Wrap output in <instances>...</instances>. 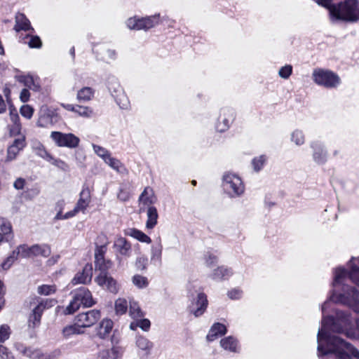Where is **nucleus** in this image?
Returning <instances> with one entry per match:
<instances>
[{"label": "nucleus", "instance_id": "nucleus-1", "mask_svg": "<svg viewBox=\"0 0 359 359\" xmlns=\"http://www.w3.org/2000/svg\"><path fill=\"white\" fill-rule=\"evenodd\" d=\"M328 323H332V330L337 332H343L344 329L351 323L349 316L343 312L337 313V322H334L332 317L323 316L322 327L318 333V351L323 355L334 353L335 359H350L348 354L359 359V351L355 349L350 344L344 341L336 336H327V330Z\"/></svg>", "mask_w": 359, "mask_h": 359}, {"label": "nucleus", "instance_id": "nucleus-2", "mask_svg": "<svg viewBox=\"0 0 359 359\" xmlns=\"http://www.w3.org/2000/svg\"><path fill=\"white\" fill-rule=\"evenodd\" d=\"M332 18L337 20L355 21L359 20V10L357 8L355 0H346L344 4L330 10Z\"/></svg>", "mask_w": 359, "mask_h": 359}, {"label": "nucleus", "instance_id": "nucleus-3", "mask_svg": "<svg viewBox=\"0 0 359 359\" xmlns=\"http://www.w3.org/2000/svg\"><path fill=\"white\" fill-rule=\"evenodd\" d=\"M223 187L224 191L232 197L241 196L245 190L244 184L240 177L233 173L224 174Z\"/></svg>", "mask_w": 359, "mask_h": 359}, {"label": "nucleus", "instance_id": "nucleus-4", "mask_svg": "<svg viewBox=\"0 0 359 359\" xmlns=\"http://www.w3.org/2000/svg\"><path fill=\"white\" fill-rule=\"evenodd\" d=\"M50 137L55 145L59 147L75 149L80 143L79 137L71 133H64L59 131H53Z\"/></svg>", "mask_w": 359, "mask_h": 359}, {"label": "nucleus", "instance_id": "nucleus-5", "mask_svg": "<svg viewBox=\"0 0 359 359\" xmlns=\"http://www.w3.org/2000/svg\"><path fill=\"white\" fill-rule=\"evenodd\" d=\"M330 300L346 304L352 307L355 312L359 313V292L353 288L347 287L346 293L337 297L334 294Z\"/></svg>", "mask_w": 359, "mask_h": 359}, {"label": "nucleus", "instance_id": "nucleus-6", "mask_svg": "<svg viewBox=\"0 0 359 359\" xmlns=\"http://www.w3.org/2000/svg\"><path fill=\"white\" fill-rule=\"evenodd\" d=\"M314 81L327 88H334L339 83V76L330 71L316 69L313 73Z\"/></svg>", "mask_w": 359, "mask_h": 359}, {"label": "nucleus", "instance_id": "nucleus-7", "mask_svg": "<svg viewBox=\"0 0 359 359\" xmlns=\"http://www.w3.org/2000/svg\"><path fill=\"white\" fill-rule=\"evenodd\" d=\"M101 318V313L99 310L93 309L86 312L79 313L74 319V322L81 330L90 327L95 325Z\"/></svg>", "mask_w": 359, "mask_h": 359}, {"label": "nucleus", "instance_id": "nucleus-8", "mask_svg": "<svg viewBox=\"0 0 359 359\" xmlns=\"http://www.w3.org/2000/svg\"><path fill=\"white\" fill-rule=\"evenodd\" d=\"M95 282L111 293L116 294L119 290V285L117 281L108 273H100L95 278Z\"/></svg>", "mask_w": 359, "mask_h": 359}, {"label": "nucleus", "instance_id": "nucleus-9", "mask_svg": "<svg viewBox=\"0 0 359 359\" xmlns=\"http://www.w3.org/2000/svg\"><path fill=\"white\" fill-rule=\"evenodd\" d=\"M157 24L156 17H147L143 18H130L127 20V26L130 29H149Z\"/></svg>", "mask_w": 359, "mask_h": 359}, {"label": "nucleus", "instance_id": "nucleus-10", "mask_svg": "<svg viewBox=\"0 0 359 359\" xmlns=\"http://www.w3.org/2000/svg\"><path fill=\"white\" fill-rule=\"evenodd\" d=\"M91 201V191L87 186H83L80 193L79 199L73 210L69 211V216H74L79 212H84Z\"/></svg>", "mask_w": 359, "mask_h": 359}, {"label": "nucleus", "instance_id": "nucleus-11", "mask_svg": "<svg viewBox=\"0 0 359 359\" xmlns=\"http://www.w3.org/2000/svg\"><path fill=\"white\" fill-rule=\"evenodd\" d=\"M93 277V268L90 264L84 266L81 271L77 272L72 278L71 283L73 285L79 284H89Z\"/></svg>", "mask_w": 359, "mask_h": 359}, {"label": "nucleus", "instance_id": "nucleus-12", "mask_svg": "<svg viewBox=\"0 0 359 359\" xmlns=\"http://www.w3.org/2000/svg\"><path fill=\"white\" fill-rule=\"evenodd\" d=\"M74 294L84 307H91L95 304L90 291L83 287L76 289Z\"/></svg>", "mask_w": 359, "mask_h": 359}, {"label": "nucleus", "instance_id": "nucleus-13", "mask_svg": "<svg viewBox=\"0 0 359 359\" xmlns=\"http://www.w3.org/2000/svg\"><path fill=\"white\" fill-rule=\"evenodd\" d=\"M18 82L24 84L27 88L33 91H40L41 84L40 79L36 76L30 74L18 75L16 76Z\"/></svg>", "mask_w": 359, "mask_h": 359}, {"label": "nucleus", "instance_id": "nucleus-14", "mask_svg": "<svg viewBox=\"0 0 359 359\" xmlns=\"http://www.w3.org/2000/svg\"><path fill=\"white\" fill-rule=\"evenodd\" d=\"M114 327V323L111 319L104 318L95 327L96 336L101 339H104L111 333Z\"/></svg>", "mask_w": 359, "mask_h": 359}, {"label": "nucleus", "instance_id": "nucleus-15", "mask_svg": "<svg viewBox=\"0 0 359 359\" xmlns=\"http://www.w3.org/2000/svg\"><path fill=\"white\" fill-rule=\"evenodd\" d=\"M208 300L206 295L199 292L197 295V300L192 302L191 311L196 317L201 316L206 309Z\"/></svg>", "mask_w": 359, "mask_h": 359}, {"label": "nucleus", "instance_id": "nucleus-16", "mask_svg": "<svg viewBox=\"0 0 359 359\" xmlns=\"http://www.w3.org/2000/svg\"><path fill=\"white\" fill-rule=\"evenodd\" d=\"M123 348L118 346H114L111 348L100 351L97 359H118L123 353Z\"/></svg>", "mask_w": 359, "mask_h": 359}, {"label": "nucleus", "instance_id": "nucleus-17", "mask_svg": "<svg viewBox=\"0 0 359 359\" xmlns=\"http://www.w3.org/2000/svg\"><path fill=\"white\" fill-rule=\"evenodd\" d=\"M46 304L43 302H41L33 309L29 318V326L30 327L34 328L39 325L42 313L46 309Z\"/></svg>", "mask_w": 359, "mask_h": 359}, {"label": "nucleus", "instance_id": "nucleus-18", "mask_svg": "<svg viewBox=\"0 0 359 359\" xmlns=\"http://www.w3.org/2000/svg\"><path fill=\"white\" fill-rule=\"evenodd\" d=\"M25 146V140L24 137L15 139L13 143L8 148L7 159L12 161L15 158L18 154Z\"/></svg>", "mask_w": 359, "mask_h": 359}, {"label": "nucleus", "instance_id": "nucleus-19", "mask_svg": "<svg viewBox=\"0 0 359 359\" xmlns=\"http://www.w3.org/2000/svg\"><path fill=\"white\" fill-rule=\"evenodd\" d=\"M14 29L17 32L21 30L31 31L32 32H34V29L32 27L29 20L22 13H18L15 15V25Z\"/></svg>", "mask_w": 359, "mask_h": 359}, {"label": "nucleus", "instance_id": "nucleus-20", "mask_svg": "<svg viewBox=\"0 0 359 359\" xmlns=\"http://www.w3.org/2000/svg\"><path fill=\"white\" fill-rule=\"evenodd\" d=\"M313 149V157L314 161L319 164L324 163L327 160V151L323 149L321 144L315 142L311 144Z\"/></svg>", "mask_w": 359, "mask_h": 359}, {"label": "nucleus", "instance_id": "nucleus-21", "mask_svg": "<svg viewBox=\"0 0 359 359\" xmlns=\"http://www.w3.org/2000/svg\"><path fill=\"white\" fill-rule=\"evenodd\" d=\"M114 247L121 255L128 257L131 252V245L125 238L119 237L114 241Z\"/></svg>", "mask_w": 359, "mask_h": 359}, {"label": "nucleus", "instance_id": "nucleus-22", "mask_svg": "<svg viewBox=\"0 0 359 359\" xmlns=\"http://www.w3.org/2000/svg\"><path fill=\"white\" fill-rule=\"evenodd\" d=\"M139 201L140 203L150 207L151 204L156 201L154 190L151 187H147L140 195Z\"/></svg>", "mask_w": 359, "mask_h": 359}, {"label": "nucleus", "instance_id": "nucleus-23", "mask_svg": "<svg viewBox=\"0 0 359 359\" xmlns=\"http://www.w3.org/2000/svg\"><path fill=\"white\" fill-rule=\"evenodd\" d=\"M97 240L102 243L97 245L95 250V260L102 259L104 257L107 252V245L108 244L107 237L104 234H101L97 236Z\"/></svg>", "mask_w": 359, "mask_h": 359}, {"label": "nucleus", "instance_id": "nucleus-24", "mask_svg": "<svg viewBox=\"0 0 359 359\" xmlns=\"http://www.w3.org/2000/svg\"><path fill=\"white\" fill-rule=\"evenodd\" d=\"M226 332V328L225 325L219 323H215L207 335V339L210 341H214L218 337L225 334Z\"/></svg>", "mask_w": 359, "mask_h": 359}, {"label": "nucleus", "instance_id": "nucleus-25", "mask_svg": "<svg viewBox=\"0 0 359 359\" xmlns=\"http://www.w3.org/2000/svg\"><path fill=\"white\" fill-rule=\"evenodd\" d=\"M84 332V330H81L76 322H74V325L65 326L62 331V336L65 339H69L73 335L83 334Z\"/></svg>", "mask_w": 359, "mask_h": 359}, {"label": "nucleus", "instance_id": "nucleus-26", "mask_svg": "<svg viewBox=\"0 0 359 359\" xmlns=\"http://www.w3.org/2000/svg\"><path fill=\"white\" fill-rule=\"evenodd\" d=\"M147 221L146 223V227L147 229H153L157 224L158 219V212L157 210L154 206H150L148 208L147 212Z\"/></svg>", "mask_w": 359, "mask_h": 359}, {"label": "nucleus", "instance_id": "nucleus-27", "mask_svg": "<svg viewBox=\"0 0 359 359\" xmlns=\"http://www.w3.org/2000/svg\"><path fill=\"white\" fill-rule=\"evenodd\" d=\"M94 96V90L90 87H83L80 89L76 95V98L79 102H88L93 99Z\"/></svg>", "mask_w": 359, "mask_h": 359}, {"label": "nucleus", "instance_id": "nucleus-28", "mask_svg": "<svg viewBox=\"0 0 359 359\" xmlns=\"http://www.w3.org/2000/svg\"><path fill=\"white\" fill-rule=\"evenodd\" d=\"M136 345L141 351L149 355L153 348V344L144 337H138L136 339Z\"/></svg>", "mask_w": 359, "mask_h": 359}, {"label": "nucleus", "instance_id": "nucleus-29", "mask_svg": "<svg viewBox=\"0 0 359 359\" xmlns=\"http://www.w3.org/2000/svg\"><path fill=\"white\" fill-rule=\"evenodd\" d=\"M32 251H33L34 257L42 256V257H47L51 253V250H50V246L46 245V244H43V245H38V244L33 245H32Z\"/></svg>", "mask_w": 359, "mask_h": 359}, {"label": "nucleus", "instance_id": "nucleus-30", "mask_svg": "<svg viewBox=\"0 0 359 359\" xmlns=\"http://www.w3.org/2000/svg\"><path fill=\"white\" fill-rule=\"evenodd\" d=\"M220 344L222 347L225 350H228L231 352L237 351L238 343L237 341L232 337H228L222 339L220 341Z\"/></svg>", "mask_w": 359, "mask_h": 359}, {"label": "nucleus", "instance_id": "nucleus-31", "mask_svg": "<svg viewBox=\"0 0 359 359\" xmlns=\"http://www.w3.org/2000/svg\"><path fill=\"white\" fill-rule=\"evenodd\" d=\"M129 305V313L133 318L139 319L144 316V313L142 311L137 302L133 299H130Z\"/></svg>", "mask_w": 359, "mask_h": 359}, {"label": "nucleus", "instance_id": "nucleus-32", "mask_svg": "<svg viewBox=\"0 0 359 359\" xmlns=\"http://www.w3.org/2000/svg\"><path fill=\"white\" fill-rule=\"evenodd\" d=\"M36 124L41 128H46L49 125H52V115L41 109Z\"/></svg>", "mask_w": 359, "mask_h": 359}, {"label": "nucleus", "instance_id": "nucleus-33", "mask_svg": "<svg viewBox=\"0 0 359 359\" xmlns=\"http://www.w3.org/2000/svg\"><path fill=\"white\" fill-rule=\"evenodd\" d=\"M232 272L229 269L225 268L224 266H220L216 269L212 275V278L214 280H224L229 278L231 276Z\"/></svg>", "mask_w": 359, "mask_h": 359}, {"label": "nucleus", "instance_id": "nucleus-34", "mask_svg": "<svg viewBox=\"0 0 359 359\" xmlns=\"http://www.w3.org/2000/svg\"><path fill=\"white\" fill-rule=\"evenodd\" d=\"M127 233L141 242L146 243H150L151 242V238L147 235L138 229H130Z\"/></svg>", "mask_w": 359, "mask_h": 359}, {"label": "nucleus", "instance_id": "nucleus-35", "mask_svg": "<svg viewBox=\"0 0 359 359\" xmlns=\"http://www.w3.org/2000/svg\"><path fill=\"white\" fill-rule=\"evenodd\" d=\"M112 262L109 259L103 258L102 259L95 260V270L100 271V273H108L107 271L111 268Z\"/></svg>", "mask_w": 359, "mask_h": 359}, {"label": "nucleus", "instance_id": "nucleus-36", "mask_svg": "<svg viewBox=\"0 0 359 359\" xmlns=\"http://www.w3.org/2000/svg\"><path fill=\"white\" fill-rule=\"evenodd\" d=\"M16 252H19V257L21 258H30L33 257L32 245L28 246L26 244L18 245L16 249Z\"/></svg>", "mask_w": 359, "mask_h": 359}, {"label": "nucleus", "instance_id": "nucleus-37", "mask_svg": "<svg viewBox=\"0 0 359 359\" xmlns=\"http://www.w3.org/2000/svg\"><path fill=\"white\" fill-rule=\"evenodd\" d=\"M24 43H27L32 48H39L41 46L42 42L38 36L27 34L23 38Z\"/></svg>", "mask_w": 359, "mask_h": 359}, {"label": "nucleus", "instance_id": "nucleus-38", "mask_svg": "<svg viewBox=\"0 0 359 359\" xmlns=\"http://www.w3.org/2000/svg\"><path fill=\"white\" fill-rule=\"evenodd\" d=\"M128 309V302L124 298H118L115 302V311L118 315H123Z\"/></svg>", "mask_w": 359, "mask_h": 359}, {"label": "nucleus", "instance_id": "nucleus-39", "mask_svg": "<svg viewBox=\"0 0 359 359\" xmlns=\"http://www.w3.org/2000/svg\"><path fill=\"white\" fill-rule=\"evenodd\" d=\"M81 305V304L80 302L78 300V299H76V296L74 294L72 300L66 307L65 310L64 311V313L65 315L73 314L74 312L79 309Z\"/></svg>", "mask_w": 359, "mask_h": 359}, {"label": "nucleus", "instance_id": "nucleus-40", "mask_svg": "<svg viewBox=\"0 0 359 359\" xmlns=\"http://www.w3.org/2000/svg\"><path fill=\"white\" fill-rule=\"evenodd\" d=\"M348 277L346 271L342 268H338L334 271V285L344 283Z\"/></svg>", "mask_w": 359, "mask_h": 359}, {"label": "nucleus", "instance_id": "nucleus-41", "mask_svg": "<svg viewBox=\"0 0 359 359\" xmlns=\"http://www.w3.org/2000/svg\"><path fill=\"white\" fill-rule=\"evenodd\" d=\"M133 283L138 288H144L149 285V281L147 277L137 274L132 278Z\"/></svg>", "mask_w": 359, "mask_h": 359}, {"label": "nucleus", "instance_id": "nucleus-42", "mask_svg": "<svg viewBox=\"0 0 359 359\" xmlns=\"http://www.w3.org/2000/svg\"><path fill=\"white\" fill-rule=\"evenodd\" d=\"M19 257V252H16L14 250L10 256H8L6 259L2 263L1 267L4 270L8 269L13 263L18 259Z\"/></svg>", "mask_w": 359, "mask_h": 359}, {"label": "nucleus", "instance_id": "nucleus-43", "mask_svg": "<svg viewBox=\"0 0 359 359\" xmlns=\"http://www.w3.org/2000/svg\"><path fill=\"white\" fill-rule=\"evenodd\" d=\"M109 166L117 172H121L123 168L121 161L111 156V154L104 161Z\"/></svg>", "mask_w": 359, "mask_h": 359}, {"label": "nucleus", "instance_id": "nucleus-44", "mask_svg": "<svg viewBox=\"0 0 359 359\" xmlns=\"http://www.w3.org/2000/svg\"><path fill=\"white\" fill-rule=\"evenodd\" d=\"M37 291L41 295H50L56 292V286L55 285H42L38 287Z\"/></svg>", "mask_w": 359, "mask_h": 359}, {"label": "nucleus", "instance_id": "nucleus-45", "mask_svg": "<svg viewBox=\"0 0 359 359\" xmlns=\"http://www.w3.org/2000/svg\"><path fill=\"white\" fill-rule=\"evenodd\" d=\"M76 114L84 118H90L93 115V111L88 107L78 105Z\"/></svg>", "mask_w": 359, "mask_h": 359}, {"label": "nucleus", "instance_id": "nucleus-46", "mask_svg": "<svg viewBox=\"0 0 359 359\" xmlns=\"http://www.w3.org/2000/svg\"><path fill=\"white\" fill-rule=\"evenodd\" d=\"M11 328L8 325H2L0 327V342H4L11 335Z\"/></svg>", "mask_w": 359, "mask_h": 359}, {"label": "nucleus", "instance_id": "nucleus-47", "mask_svg": "<svg viewBox=\"0 0 359 359\" xmlns=\"http://www.w3.org/2000/svg\"><path fill=\"white\" fill-rule=\"evenodd\" d=\"M292 140L295 142L297 145H301L304 143V135L302 131L296 130L292 134Z\"/></svg>", "mask_w": 359, "mask_h": 359}, {"label": "nucleus", "instance_id": "nucleus-48", "mask_svg": "<svg viewBox=\"0 0 359 359\" xmlns=\"http://www.w3.org/2000/svg\"><path fill=\"white\" fill-rule=\"evenodd\" d=\"M0 229L5 235L12 232L11 224L5 218H0Z\"/></svg>", "mask_w": 359, "mask_h": 359}, {"label": "nucleus", "instance_id": "nucleus-49", "mask_svg": "<svg viewBox=\"0 0 359 359\" xmlns=\"http://www.w3.org/2000/svg\"><path fill=\"white\" fill-rule=\"evenodd\" d=\"M93 147L95 154L104 161L110 155L109 151L100 146L93 144Z\"/></svg>", "mask_w": 359, "mask_h": 359}, {"label": "nucleus", "instance_id": "nucleus-50", "mask_svg": "<svg viewBox=\"0 0 359 359\" xmlns=\"http://www.w3.org/2000/svg\"><path fill=\"white\" fill-rule=\"evenodd\" d=\"M348 278L353 283L359 286V268L352 266L351 269L348 273Z\"/></svg>", "mask_w": 359, "mask_h": 359}, {"label": "nucleus", "instance_id": "nucleus-51", "mask_svg": "<svg viewBox=\"0 0 359 359\" xmlns=\"http://www.w3.org/2000/svg\"><path fill=\"white\" fill-rule=\"evenodd\" d=\"M25 356L31 359H43L44 356L40 350L28 348Z\"/></svg>", "mask_w": 359, "mask_h": 359}, {"label": "nucleus", "instance_id": "nucleus-52", "mask_svg": "<svg viewBox=\"0 0 359 359\" xmlns=\"http://www.w3.org/2000/svg\"><path fill=\"white\" fill-rule=\"evenodd\" d=\"M292 72V67L291 65H285L281 67L279 70L278 74L283 79H288Z\"/></svg>", "mask_w": 359, "mask_h": 359}, {"label": "nucleus", "instance_id": "nucleus-53", "mask_svg": "<svg viewBox=\"0 0 359 359\" xmlns=\"http://www.w3.org/2000/svg\"><path fill=\"white\" fill-rule=\"evenodd\" d=\"M266 159L265 156H260L259 158H254L252 160V165L255 170L259 171L262 168Z\"/></svg>", "mask_w": 359, "mask_h": 359}, {"label": "nucleus", "instance_id": "nucleus-54", "mask_svg": "<svg viewBox=\"0 0 359 359\" xmlns=\"http://www.w3.org/2000/svg\"><path fill=\"white\" fill-rule=\"evenodd\" d=\"M34 113V109L29 105H23L20 108V114L22 116L29 119L32 118Z\"/></svg>", "mask_w": 359, "mask_h": 359}, {"label": "nucleus", "instance_id": "nucleus-55", "mask_svg": "<svg viewBox=\"0 0 359 359\" xmlns=\"http://www.w3.org/2000/svg\"><path fill=\"white\" fill-rule=\"evenodd\" d=\"M64 204H65V203L63 201H59L57 203V207H59V211L55 217V219H69V218L73 217V216H69L68 214L69 213V212H67L65 215H62V210L63 208Z\"/></svg>", "mask_w": 359, "mask_h": 359}, {"label": "nucleus", "instance_id": "nucleus-56", "mask_svg": "<svg viewBox=\"0 0 359 359\" xmlns=\"http://www.w3.org/2000/svg\"><path fill=\"white\" fill-rule=\"evenodd\" d=\"M148 264V259L146 257L141 256L138 257L135 262V266L138 270L143 271L146 269Z\"/></svg>", "mask_w": 359, "mask_h": 359}, {"label": "nucleus", "instance_id": "nucleus-57", "mask_svg": "<svg viewBox=\"0 0 359 359\" xmlns=\"http://www.w3.org/2000/svg\"><path fill=\"white\" fill-rule=\"evenodd\" d=\"M229 121L226 118H224L222 119V121L221 122L220 120H219L217 126H216V129L217 131L219 132H224L225 131L227 128H229Z\"/></svg>", "mask_w": 359, "mask_h": 359}, {"label": "nucleus", "instance_id": "nucleus-58", "mask_svg": "<svg viewBox=\"0 0 359 359\" xmlns=\"http://www.w3.org/2000/svg\"><path fill=\"white\" fill-rule=\"evenodd\" d=\"M137 320V325H138V327H140L141 329H142L144 331H147L149 330V328L150 327L151 323L148 319H146V318L142 319V318H139Z\"/></svg>", "mask_w": 359, "mask_h": 359}, {"label": "nucleus", "instance_id": "nucleus-59", "mask_svg": "<svg viewBox=\"0 0 359 359\" xmlns=\"http://www.w3.org/2000/svg\"><path fill=\"white\" fill-rule=\"evenodd\" d=\"M0 357L2 359H12L13 356L11 355V353L8 351V349L0 345Z\"/></svg>", "mask_w": 359, "mask_h": 359}, {"label": "nucleus", "instance_id": "nucleus-60", "mask_svg": "<svg viewBox=\"0 0 359 359\" xmlns=\"http://www.w3.org/2000/svg\"><path fill=\"white\" fill-rule=\"evenodd\" d=\"M10 118L13 124L20 123V118L18 114V111L15 109L10 108Z\"/></svg>", "mask_w": 359, "mask_h": 359}, {"label": "nucleus", "instance_id": "nucleus-61", "mask_svg": "<svg viewBox=\"0 0 359 359\" xmlns=\"http://www.w3.org/2000/svg\"><path fill=\"white\" fill-rule=\"evenodd\" d=\"M52 164L64 171H67L69 170L68 165L65 161L60 159H55V161H52Z\"/></svg>", "mask_w": 359, "mask_h": 359}, {"label": "nucleus", "instance_id": "nucleus-62", "mask_svg": "<svg viewBox=\"0 0 359 359\" xmlns=\"http://www.w3.org/2000/svg\"><path fill=\"white\" fill-rule=\"evenodd\" d=\"M26 184V180L22 177L18 178L13 183V187L17 190H22Z\"/></svg>", "mask_w": 359, "mask_h": 359}, {"label": "nucleus", "instance_id": "nucleus-63", "mask_svg": "<svg viewBox=\"0 0 359 359\" xmlns=\"http://www.w3.org/2000/svg\"><path fill=\"white\" fill-rule=\"evenodd\" d=\"M162 252V246L159 244L156 246L152 247V255L153 257H156L157 259H160L161 256Z\"/></svg>", "mask_w": 359, "mask_h": 359}, {"label": "nucleus", "instance_id": "nucleus-64", "mask_svg": "<svg viewBox=\"0 0 359 359\" xmlns=\"http://www.w3.org/2000/svg\"><path fill=\"white\" fill-rule=\"evenodd\" d=\"M29 97H30V93H29V90L27 88L22 89L20 93V98L21 101L23 102H26L29 100Z\"/></svg>", "mask_w": 359, "mask_h": 359}]
</instances>
